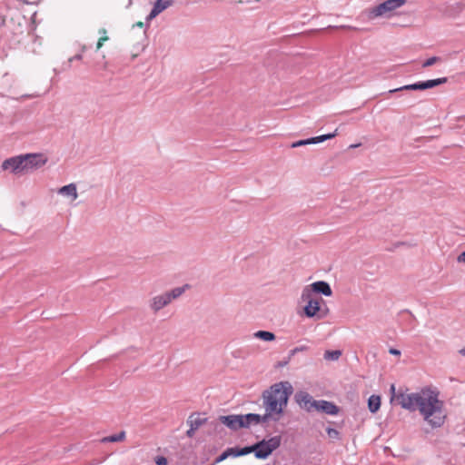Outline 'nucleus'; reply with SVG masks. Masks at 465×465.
I'll return each mask as SVG.
<instances>
[{
    "instance_id": "1",
    "label": "nucleus",
    "mask_w": 465,
    "mask_h": 465,
    "mask_svg": "<svg viewBox=\"0 0 465 465\" xmlns=\"http://www.w3.org/2000/svg\"><path fill=\"white\" fill-rule=\"evenodd\" d=\"M292 392L293 388L289 381L274 383L262 392V407L265 410L263 418L267 422L280 420Z\"/></svg>"
},
{
    "instance_id": "2",
    "label": "nucleus",
    "mask_w": 465,
    "mask_h": 465,
    "mask_svg": "<svg viewBox=\"0 0 465 465\" xmlns=\"http://www.w3.org/2000/svg\"><path fill=\"white\" fill-rule=\"evenodd\" d=\"M419 411L433 429L440 428L447 418L444 402L439 399V391L429 388H425V397Z\"/></svg>"
},
{
    "instance_id": "3",
    "label": "nucleus",
    "mask_w": 465,
    "mask_h": 465,
    "mask_svg": "<svg viewBox=\"0 0 465 465\" xmlns=\"http://www.w3.org/2000/svg\"><path fill=\"white\" fill-rule=\"evenodd\" d=\"M301 299L302 302H307L303 311L308 318L317 317L318 319H322L328 314L329 309L327 307L322 309L321 306V302H324L323 300L311 296V292L308 290H302Z\"/></svg>"
},
{
    "instance_id": "4",
    "label": "nucleus",
    "mask_w": 465,
    "mask_h": 465,
    "mask_svg": "<svg viewBox=\"0 0 465 465\" xmlns=\"http://www.w3.org/2000/svg\"><path fill=\"white\" fill-rule=\"evenodd\" d=\"M281 436H273L269 440H262L253 444L254 457L259 460L267 459L275 450L281 446Z\"/></svg>"
},
{
    "instance_id": "5",
    "label": "nucleus",
    "mask_w": 465,
    "mask_h": 465,
    "mask_svg": "<svg viewBox=\"0 0 465 465\" xmlns=\"http://www.w3.org/2000/svg\"><path fill=\"white\" fill-rule=\"evenodd\" d=\"M405 3L406 0H386L370 9L368 12V17L370 19H374L379 16L391 17V13L404 5Z\"/></svg>"
},
{
    "instance_id": "6",
    "label": "nucleus",
    "mask_w": 465,
    "mask_h": 465,
    "mask_svg": "<svg viewBox=\"0 0 465 465\" xmlns=\"http://www.w3.org/2000/svg\"><path fill=\"white\" fill-rule=\"evenodd\" d=\"M423 397H425V389H422L420 392H401L397 395V400L401 408L409 411H415L420 410Z\"/></svg>"
},
{
    "instance_id": "7",
    "label": "nucleus",
    "mask_w": 465,
    "mask_h": 465,
    "mask_svg": "<svg viewBox=\"0 0 465 465\" xmlns=\"http://www.w3.org/2000/svg\"><path fill=\"white\" fill-rule=\"evenodd\" d=\"M21 155L24 173H28L41 168L48 161L47 157L43 153H25Z\"/></svg>"
},
{
    "instance_id": "8",
    "label": "nucleus",
    "mask_w": 465,
    "mask_h": 465,
    "mask_svg": "<svg viewBox=\"0 0 465 465\" xmlns=\"http://www.w3.org/2000/svg\"><path fill=\"white\" fill-rule=\"evenodd\" d=\"M1 168L3 171L9 170L14 174H23L24 171L22 155L20 154L5 159L2 163Z\"/></svg>"
},
{
    "instance_id": "9",
    "label": "nucleus",
    "mask_w": 465,
    "mask_h": 465,
    "mask_svg": "<svg viewBox=\"0 0 465 465\" xmlns=\"http://www.w3.org/2000/svg\"><path fill=\"white\" fill-rule=\"evenodd\" d=\"M303 290H308L311 292V296L315 297V294H322L326 297L332 295V291L330 284L324 281H318L310 285H307Z\"/></svg>"
},
{
    "instance_id": "10",
    "label": "nucleus",
    "mask_w": 465,
    "mask_h": 465,
    "mask_svg": "<svg viewBox=\"0 0 465 465\" xmlns=\"http://www.w3.org/2000/svg\"><path fill=\"white\" fill-rule=\"evenodd\" d=\"M295 401L301 408L307 411H312L315 408L317 401L306 391H298L295 394Z\"/></svg>"
},
{
    "instance_id": "11",
    "label": "nucleus",
    "mask_w": 465,
    "mask_h": 465,
    "mask_svg": "<svg viewBox=\"0 0 465 465\" xmlns=\"http://www.w3.org/2000/svg\"><path fill=\"white\" fill-rule=\"evenodd\" d=\"M336 135H337V130H335L333 133H330V134H322V135H319V136L311 137V138H308V139L299 140L297 142H293L291 144V147L292 148H296V147H300V146H303V145L315 144V143H322V142H324V141H326L328 139L335 137Z\"/></svg>"
},
{
    "instance_id": "12",
    "label": "nucleus",
    "mask_w": 465,
    "mask_h": 465,
    "mask_svg": "<svg viewBox=\"0 0 465 465\" xmlns=\"http://www.w3.org/2000/svg\"><path fill=\"white\" fill-rule=\"evenodd\" d=\"M240 419L242 429L249 428L252 424L256 425L267 422L266 420H264L263 415L257 413L240 414Z\"/></svg>"
},
{
    "instance_id": "13",
    "label": "nucleus",
    "mask_w": 465,
    "mask_h": 465,
    "mask_svg": "<svg viewBox=\"0 0 465 465\" xmlns=\"http://www.w3.org/2000/svg\"><path fill=\"white\" fill-rule=\"evenodd\" d=\"M170 304L169 297H166L165 293H161L153 296L149 300V308L154 312H158L160 310Z\"/></svg>"
},
{
    "instance_id": "14",
    "label": "nucleus",
    "mask_w": 465,
    "mask_h": 465,
    "mask_svg": "<svg viewBox=\"0 0 465 465\" xmlns=\"http://www.w3.org/2000/svg\"><path fill=\"white\" fill-rule=\"evenodd\" d=\"M172 0H156L150 14L147 15L146 20L151 21L155 18L160 13L167 9L173 5Z\"/></svg>"
},
{
    "instance_id": "15",
    "label": "nucleus",
    "mask_w": 465,
    "mask_h": 465,
    "mask_svg": "<svg viewBox=\"0 0 465 465\" xmlns=\"http://www.w3.org/2000/svg\"><path fill=\"white\" fill-rule=\"evenodd\" d=\"M314 410H317L329 415H336L340 411L339 407L336 404L324 400L317 401Z\"/></svg>"
},
{
    "instance_id": "16",
    "label": "nucleus",
    "mask_w": 465,
    "mask_h": 465,
    "mask_svg": "<svg viewBox=\"0 0 465 465\" xmlns=\"http://www.w3.org/2000/svg\"><path fill=\"white\" fill-rule=\"evenodd\" d=\"M220 421L227 426L232 430H238L242 429L241 425V419L240 415L237 414H232V415H226V416H220L219 417Z\"/></svg>"
},
{
    "instance_id": "17",
    "label": "nucleus",
    "mask_w": 465,
    "mask_h": 465,
    "mask_svg": "<svg viewBox=\"0 0 465 465\" xmlns=\"http://www.w3.org/2000/svg\"><path fill=\"white\" fill-rule=\"evenodd\" d=\"M206 418L200 417L199 414L193 413L191 414L187 419V424L189 427H193L196 430H198L202 425H203L206 422Z\"/></svg>"
},
{
    "instance_id": "18",
    "label": "nucleus",
    "mask_w": 465,
    "mask_h": 465,
    "mask_svg": "<svg viewBox=\"0 0 465 465\" xmlns=\"http://www.w3.org/2000/svg\"><path fill=\"white\" fill-rule=\"evenodd\" d=\"M58 193L65 196H71L74 200H75L78 196L76 185L74 183H69L61 187L58 191Z\"/></svg>"
},
{
    "instance_id": "19",
    "label": "nucleus",
    "mask_w": 465,
    "mask_h": 465,
    "mask_svg": "<svg viewBox=\"0 0 465 465\" xmlns=\"http://www.w3.org/2000/svg\"><path fill=\"white\" fill-rule=\"evenodd\" d=\"M401 91H423L422 83L420 81V82H417L414 84H406V85H403V86H401V87H398L395 89H391L388 92V94H393V93L401 92Z\"/></svg>"
},
{
    "instance_id": "20",
    "label": "nucleus",
    "mask_w": 465,
    "mask_h": 465,
    "mask_svg": "<svg viewBox=\"0 0 465 465\" xmlns=\"http://www.w3.org/2000/svg\"><path fill=\"white\" fill-rule=\"evenodd\" d=\"M187 287H188V284H185L183 286L175 287V288L172 289L171 291L165 292L164 293H165L166 297H169L170 303L172 302V301L179 298L185 292Z\"/></svg>"
},
{
    "instance_id": "21",
    "label": "nucleus",
    "mask_w": 465,
    "mask_h": 465,
    "mask_svg": "<svg viewBox=\"0 0 465 465\" xmlns=\"http://www.w3.org/2000/svg\"><path fill=\"white\" fill-rule=\"evenodd\" d=\"M381 408V397L379 395H371L368 399V409L371 413H376Z\"/></svg>"
},
{
    "instance_id": "22",
    "label": "nucleus",
    "mask_w": 465,
    "mask_h": 465,
    "mask_svg": "<svg viewBox=\"0 0 465 465\" xmlns=\"http://www.w3.org/2000/svg\"><path fill=\"white\" fill-rule=\"evenodd\" d=\"M448 82L447 77H441V78H436V79H430L427 81H421L422 83V89L427 90L430 88H434L440 84H445Z\"/></svg>"
},
{
    "instance_id": "23",
    "label": "nucleus",
    "mask_w": 465,
    "mask_h": 465,
    "mask_svg": "<svg viewBox=\"0 0 465 465\" xmlns=\"http://www.w3.org/2000/svg\"><path fill=\"white\" fill-rule=\"evenodd\" d=\"M254 338L264 341H272L275 340V334L269 331H257L253 333Z\"/></svg>"
},
{
    "instance_id": "24",
    "label": "nucleus",
    "mask_w": 465,
    "mask_h": 465,
    "mask_svg": "<svg viewBox=\"0 0 465 465\" xmlns=\"http://www.w3.org/2000/svg\"><path fill=\"white\" fill-rule=\"evenodd\" d=\"M125 439V432L123 430L117 434L110 435L107 437H104L101 440L103 443L106 442H118L122 441Z\"/></svg>"
},
{
    "instance_id": "25",
    "label": "nucleus",
    "mask_w": 465,
    "mask_h": 465,
    "mask_svg": "<svg viewBox=\"0 0 465 465\" xmlns=\"http://www.w3.org/2000/svg\"><path fill=\"white\" fill-rule=\"evenodd\" d=\"M235 452H236V448L235 447L234 448H228L221 455H219L216 458L215 462L216 463L222 462L224 460H226L229 456L237 457Z\"/></svg>"
},
{
    "instance_id": "26",
    "label": "nucleus",
    "mask_w": 465,
    "mask_h": 465,
    "mask_svg": "<svg viewBox=\"0 0 465 465\" xmlns=\"http://www.w3.org/2000/svg\"><path fill=\"white\" fill-rule=\"evenodd\" d=\"M341 355V351L339 350L326 351L324 352V359L326 361H337Z\"/></svg>"
},
{
    "instance_id": "27",
    "label": "nucleus",
    "mask_w": 465,
    "mask_h": 465,
    "mask_svg": "<svg viewBox=\"0 0 465 465\" xmlns=\"http://www.w3.org/2000/svg\"><path fill=\"white\" fill-rule=\"evenodd\" d=\"M235 448H236L235 454L237 455V457L244 456V455L250 454L252 452L254 453L253 444L251 446H245L243 448H238V447H235Z\"/></svg>"
},
{
    "instance_id": "28",
    "label": "nucleus",
    "mask_w": 465,
    "mask_h": 465,
    "mask_svg": "<svg viewBox=\"0 0 465 465\" xmlns=\"http://www.w3.org/2000/svg\"><path fill=\"white\" fill-rule=\"evenodd\" d=\"M441 58L439 57V56H431L430 58H428L423 64H422V67L423 68H426V67H429V66H431L433 65L434 64H436L437 62L440 61Z\"/></svg>"
},
{
    "instance_id": "29",
    "label": "nucleus",
    "mask_w": 465,
    "mask_h": 465,
    "mask_svg": "<svg viewBox=\"0 0 465 465\" xmlns=\"http://www.w3.org/2000/svg\"><path fill=\"white\" fill-rule=\"evenodd\" d=\"M326 432H327V435L329 436V438H331V439L338 440L340 437V432L336 429L329 427L326 429Z\"/></svg>"
},
{
    "instance_id": "30",
    "label": "nucleus",
    "mask_w": 465,
    "mask_h": 465,
    "mask_svg": "<svg viewBox=\"0 0 465 465\" xmlns=\"http://www.w3.org/2000/svg\"><path fill=\"white\" fill-rule=\"evenodd\" d=\"M307 350H308V346H306V345L298 346V347H295L292 350H291L289 351V355H290V357H293L296 353L305 351Z\"/></svg>"
},
{
    "instance_id": "31",
    "label": "nucleus",
    "mask_w": 465,
    "mask_h": 465,
    "mask_svg": "<svg viewBox=\"0 0 465 465\" xmlns=\"http://www.w3.org/2000/svg\"><path fill=\"white\" fill-rule=\"evenodd\" d=\"M155 463H156V465H167L168 460L163 456H157L155 458Z\"/></svg>"
},
{
    "instance_id": "32",
    "label": "nucleus",
    "mask_w": 465,
    "mask_h": 465,
    "mask_svg": "<svg viewBox=\"0 0 465 465\" xmlns=\"http://www.w3.org/2000/svg\"><path fill=\"white\" fill-rule=\"evenodd\" d=\"M292 358V357H290V355L288 354V356L285 359H283L282 361H281L277 363V367H280V368L285 367L286 365L289 364Z\"/></svg>"
},
{
    "instance_id": "33",
    "label": "nucleus",
    "mask_w": 465,
    "mask_h": 465,
    "mask_svg": "<svg viewBox=\"0 0 465 465\" xmlns=\"http://www.w3.org/2000/svg\"><path fill=\"white\" fill-rule=\"evenodd\" d=\"M108 36H101L97 42V45H96V49L99 50L104 42H106L108 40Z\"/></svg>"
},
{
    "instance_id": "34",
    "label": "nucleus",
    "mask_w": 465,
    "mask_h": 465,
    "mask_svg": "<svg viewBox=\"0 0 465 465\" xmlns=\"http://www.w3.org/2000/svg\"><path fill=\"white\" fill-rule=\"evenodd\" d=\"M196 430V429L190 427L189 430L186 431V436L189 438H193Z\"/></svg>"
},
{
    "instance_id": "35",
    "label": "nucleus",
    "mask_w": 465,
    "mask_h": 465,
    "mask_svg": "<svg viewBox=\"0 0 465 465\" xmlns=\"http://www.w3.org/2000/svg\"><path fill=\"white\" fill-rule=\"evenodd\" d=\"M389 352H390V354H391V355H395V356H400V355L401 354V351H400V350H398V349H395V348H391V349L389 350Z\"/></svg>"
},
{
    "instance_id": "36",
    "label": "nucleus",
    "mask_w": 465,
    "mask_h": 465,
    "mask_svg": "<svg viewBox=\"0 0 465 465\" xmlns=\"http://www.w3.org/2000/svg\"><path fill=\"white\" fill-rule=\"evenodd\" d=\"M458 262H465V251L462 252L457 258Z\"/></svg>"
},
{
    "instance_id": "37",
    "label": "nucleus",
    "mask_w": 465,
    "mask_h": 465,
    "mask_svg": "<svg viewBox=\"0 0 465 465\" xmlns=\"http://www.w3.org/2000/svg\"><path fill=\"white\" fill-rule=\"evenodd\" d=\"M98 33H99V35H101V36H106L107 32H106V29L101 28V29H99Z\"/></svg>"
},
{
    "instance_id": "38",
    "label": "nucleus",
    "mask_w": 465,
    "mask_h": 465,
    "mask_svg": "<svg viewBox=\"0 0 465 465\" xmlns=\"http://www.w3.org/2000/svg\"><path fill=\"white\" fill-rule=\"evenodd\" d=\"M83 58V55L78 54H75L72 59H70L71 61L72 60H81Z\"/></svg>"
},
{
    "instance_id": "39",
    "label": "nucleus",
    "mask_w": 465,
    "mask_h": 465,
    "mask_svg": "<svg viewBox=\"0 0 465 465\" xmlns=\"http://www.w3.org/2000/svg\"><path fill=\"white\" fill-rule=\"evenodd\" d=\"M135 26L143 28V22H138V23L135 24Z\"/></svg>"
},
{
    "instance_id": "40",
    "label": "nucleus",
    "mask_w": 465,
    "mask_h": 465,
    "mask_svg": "<svg viewBox=\"0 0 465 465\" xmlns=\"http://www.w3.org/2000/svg\"><path fill=\"white\" fill-rule=\"evenodd\" d=\"M462 356H465V347L459 351Z\"/></svg>"
},
{
    "instance_id": "41",
    "label": "nucleus",
    "mask_w": 465,
    "mask_h": 465,
    "mask_svg": "<svg viewBox=\"0 0 465 465\" xmlns=\"http://www.w3.org/2000/svg\"><path fill=\"white\" fill-rule=\"evenodd\" d=\"M391 391H392V392H394V391H395V387H394V385H393V384L391 386Z\"/></svg>"
}]
</instances>
